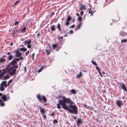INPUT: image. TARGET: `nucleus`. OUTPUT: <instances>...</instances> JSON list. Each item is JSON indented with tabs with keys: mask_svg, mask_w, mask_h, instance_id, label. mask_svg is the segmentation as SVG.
Wrapping results in <instances>:
<instances>
[{
	"mask_svg": "<svg viewBox=\"0 0 127 127\" xmlns=\"http://www.w3.org/2000/svg\"><path fill=\"white\" fill-rule=\"evenodd\" d=\"M13 55H10L8 56V60L10 61L13 58Z\"/></svg>",
	"mask_w": 127,
	"mask_h": 127,
	"instance_id": "obj_20",
	"label": "nucleus"
},
{
	"mask_svg": "<svg viewBox=\"0 0 127 127\" xmlns=\"http://www.w3.org/2000/svg\"><path fill=\"white\" fill-rule=\"evenodd\" d=\"M29 51L28 50L26 52L25 54V56H27L29 54Z\"/></svg>",
	"mask_w": 127,
	"mask_h": 127,
	"instance_id": "obj_42",
	"label": "nucleus"
},
{
	"mask_svg": "<svg viewBox=\"0 0 127 127\" xmlns=\"http://www.w3.org/2000/svg\"><path fill=\"white\" fill-rule=\"evenodd\" d=\"M63 100L58 101L59 103L62 105L63 109L65 110H68L70 113L75 114L78 113L77 107L70 99L66 98L65 97H63Z\"/></svg>",
	"mask_w": 127,
	"mask_h": 127,
	"instance_id": "obj_1",
	"label": "nucleus"
},
{
	"mask_svg": "<svg viewBox=\"0 0 127 127\" xmlns=\"http://www.w3.org/2000/svg\"><path fill=\"white\" fill-rule=\"evenodd\" d=\"M53 49H54L55 48L57 47V50L58 51L59 49L61 48V46H60L59 47L58 46V44H54L53 45Z\"/></svg>",
	"mask_w": 127,
	"mask_h": 127,
	"instance_id": "obj_6",
	"label": "nucleus"
},
{
	"mask_svg": "<svg viewBox=\"0 0 127 127\" xmlns=\"http://www.w3.org/2000/svg\"><path fill=\"white\" fill-rule=\"evenodd\" d=\"M4 88L3 86H0V90L1 91H2L4 90Z\"/></svg>",
	"mask_w": 127,
	"mask_h": 127,
	"instance_id": "obj_33",
	"label": "nucleus"
},
{
	"mask_svg": "<svg viewBox=\"0 0 127 127\" xmlns=\"http://www.w3.org/2000/svg\"><path fill=\"white\" fill-rule=\"evenodd\" d=\"M54 12H52L51 13V14H50V16H51V15H54Z\"/></svg>",
	"mask_w": 127,
	"mask_h": 127,
	"instance_id": "obj_57",
	"label": "nucleus"
},
{
	"mask_svg": "<svg viewBox=\"0 0 127 127\" xmlns=\"http://www.w3.org/2000/svg\"><path fill=\"white\" fill-rule=\"evenodd\" d=\"M15 52L16 54V57H18L21 56V53L19 52L18 49L15 50Z\"/></svg>",
	"mask_w": 127,
	"mask_h": 127,
	"instance_id": "obj_3",
	"label": "nucleus"
},
{
	"mask_svg": "<svg viewBox=\"0 0 127 127\" xmlns=\"http://www.w3.org/2000/svg\"><path fill=\"white\" fill-rule=\"evenodd\" d=\"M28 41L26 40L24 42H23V43L24 45L25 46L27 44H28Z\"/></svg>",
	"mask_w": 127,
	"mask_h": 127,
	"instance_id": "obj_37",
	"label": "nucleus"
},
{
	"mask_svg": "<svg viewBox=\"0 0 127 127\" xmlns=\"http://www.w3.org/2000/svg\"><path fill=\"white\" fill-rule=\"evenodd\" d=\"M76 15L77 16H78V17H79V16H79V13H76Z\"/></svg>",
	"mask_w": 127,
	"mask_h": 127,
	"instance_id": "obj_60",
	"label": "nucleus"
},
{
	"mask_svg": "<svg viewBox=\"0 0 127 127\" xmlns=\"http://www.w3.org/2000/svg\"><path fill=\"white\" fill-rule=\"evenodd\" d=\"M91 62L92 64L94 65H97V64L95 61L92 60Z\"/></svg>",
	"mask_w": 127,
	"mask_h": 127,
	"instance_id": "obj_35",
	"label": "nucleus"
},
{
	"mask_svg": "<svg viewBox=\"0 0 127 127\" xmlns=\"http://www.w3.org/2000/svg\"><path fill=\"white\" fill-rule=\"evenodd\" d=\"M59 39H63V36H61V37H59Z\"/></svg>",
	"mask_w": 127,
	"mask_h": 127,
	"instance_id": "obj_64",
	"label": "nucleus"
},
{
	"mask_svg": "<svg viewBox=\"0 0 127 127\" xmlns=\"http://www.w3.org/2000/svg\"><path fill=\"white\" fill-rule=\"evenodd\" d=\"M98 72L99 74L101 76V77H102V74L100 72V71H98Z\"/></svg>",
	"mask_w": 127,
	"mask_h": 127,
	"instance_id": "obj_54",
	"label": "nucleus"
},
{
	"mask_svg": "<svg viewBox=\"0 0 127 127\" xmlns=\"http://www.w3.org/2000/svg\"><path fill=\"white\" fill-rule=\"evenodd\" d=\"M23 57L22 56L20 57L19 58L20 60H22L23 59Z\"/></svg>",
	"mask_w": 127,
	"mask_h": 127,
	"instance_id": "obj_59",
	"label": "nucleus"
},
{
	"mask_svg": "<svg viewBox=\"0 0 127 127\" xmlns=\"http://www.w3.org/2000/svg\"><path fill=\"white\" fill-rule=\"evenodd\" d=\"M16 69L12 68L10 69V67L8 69L7 72L9 73V74L11 75H13L15 74Z\"/></svg>",
	"mask_w": 127,
	"mask_h": 127,
	"instance_id": "obj_2",
	"label": "nucleus"
},
{
	"mask_svg": "<svg viewBox=\"0 0 127 127\" xmlns=\"http://www.w3.org/2000/svg\"><path fill=\"white\" fill-rule=\"evenodd\" d=\"M57 27L58 29L59 30V31H61V28L60 25V24H58Z\"/></svg>",
	"mask_w": 127,
	"mask_h": 127,
	"instance_id": "obj_19",
	"label": "nucleus"
},
{
	"mask_svg": "<svg viewBox=\"0 0 127 127\" xmlns=\"http://www.w3.org/2000/svg\"><path fill=\"white\" fill-rule=\"evenodd\" d=\"M82 76V73L80 71L78 74L77 75V78H79L81 77Z\"/></svg>",
	"mask_w": 127,
	"mask_h": 127,
	"instance_id": "obj_21",
	"label": "nucleus"
},
{
	"mask_svg": "<svg viewBox=\"0 0 127 127\" xmlns=\"http://www.w3.org/2000/svg\"><path fill=\"white\" fill-rule=\"evenodd\" d=\"M79 9L82 11L83 10H85V6L82 5H81Z\"/></svg>",
	"mask_w": 127,
	"mask_h": 127,
	"instance_id": "obj_13",
	"label": "nucleus"
},
{
	"mask_svg": "<svg viewBox=\"0 0 127 127\" xmlns=\"http://www.w3.org/2000/svg\"><path fill=\"white\" fill-rule=\"evenodd\" d=\"M117 83V84L119 85H121L123 83L121 82H118Z\"/></svg>",
	"mask_w": 127,
	"mask_h": 127,
	"instance_id": "obj_51",
	"label": "nucleus"
},
{
	"mask_svg": "<svg viewBox=\"0 0 127 127\" xmlns=\"http://www.w3.org/2000/svg\"><path fill=\"white\" fill-rule=\"evenodd\" d=\"M43 117L45 119H46L47 118H46V115H43Z\"/></svg>",
	"mask_w": 127,
	"mask_h": 127,
	"instance_id": "obj_55",
	"label": "nucleus"
},
{
	"mask_svg": "<svg viewBox=\"0 0 127 127\" xmlns=\"http://www.w3.org/2000/svg\"><path fill=\"white\" fill-rule=\"evenodd\" d=\"M12 82V79H11L9 80L7 83V86H9Z\"/></svg>",
	"mask_w": 127,
	"mask_h": 127,
	"instance_id": "obj_27",
	"label": "nucleus"
},
{
	"mask_svg": "<svg viewBox=\"0 0 127 127\" xmlns=\"http://www.w3.org/2000/svg\"><path fill=\"white\" fill-rule=\"evenodd\" d=\"M70 34H72L73 33V31L72 30H70L69 32Z\"/></svg>",
	"mask_w": 127,
	"mask_h": 127,
	"instance_id": "obj_50",
	"label": "nucleus"
},
{
	"mask_svg": "<svg viewBox=\"0 0 127 127\" xmlns=\"http://www.w3.org/2000/svg\"><path fill=\"white\" fill-rule=\"evenodd\" d=\"M116 104L117 106L119 107H121L122 104V102L120 100H118L116 102Z\"/></svg>",
	"mask_w": 127,
	"mask_h": 127,
	"instance_id": "obj_10",
	"label": "nucleus"
},
{
	"mask_svg": "<svg viewBox=\"0 0 127 127\" xmlns=\"http://www.w3.org/2000/svg\"><path fill=\"white\" fill-rule=\"evenodd\" d=\"M0 61L1 63H2L3 62L5 61V60L4 59H3L2 58H1L0 59Z\"/></svg>",
	"mask_w": 127,
	"mask_h": 127,
	"instance_id": "obj_30",
	"label": "nucleus"
},
{
	"mask_svg": "<svg viewBox=\"0 0 127 127\" xmlns=\"http://www.w3.org/2000/svg\"><path fill=\"white\" fill-rule=\"evenodd\" d=\"M96 69L98 71V72L99 71H100V69L99 68V67H98V66H97L96 67Z\"/></svg>",
	"mask_w": 127,
	"mask_h": 127,
	"instance_id": "obj_41",
	"label": "nucleus"
},
{
	"mask_svg": "<svg viewBox=\"0 0 127 127\" xmlns=\"http://www.w3.org/2000/svg\"><path fill=\"white\" fill-rule=\"evenodd\" d=\"M1 98V99L4 101L8 100L9 98L8 96H2Z\"/></svg>",
	"mask_w": 127,
	"mask_h": 127,
	"instance_id": "obj_4",
	"label": "nucleus"
},
{
	"mask_svg": "<svg viewBox=\"0 0 127 127\" xmlns=\"http://www.w3.org/2000/svg\"><path fill=\"white\" fill-rule=\"evenodd\" d=\"M19 50L20 51L25 52L27 51V49L25 47H23L20 48Z\"/></svg>",
	"mask_w": 127,
	"mask_h": 127,
	"instance_id": "obj_14",
	"label": "nucleus"
},
{
	"mask_svg": "<svg viewBox=\"0 0 127 127\" xmlns=\"http://www.w3.org/2000/svg\"><path fill=\"white\" fill-rule=\"evenodd\" d=\"M120 35L122 36H125L127 35V33L124 31H121L119 33Z\"/></svg>",
	"mask_w": 127,
	"mask_h": 127,
	"instance_id": "obj_8",
	"label": "nucleus"
},
{
	"mask_svg": "<svg viewBox=\"0 0 127 127\" xmlns=\"http://www.w3.org/2000/svg\"><path fill=\"white\" fill-rule=\"evenodd\" d=\"M78 19L79 22H81L82 21V18L81 16H79Z\"/></svg>",
	"mask_w": 127,
	"mask_h": 127,
	"instance_id": "obj_31",
	"label": "nucleus"
},
{
	"mask_svg": "<svg viewBox=\"0 0 127 127\" xmlns=\"http://www.w3.org/2000/svg\"><path fill=\"white\" fill-rule=\"evenodd\" d=\"M45 52L47 53V55H49L50 53V50L46 49L45 50Z\"/></svg>",
	"mask_w": 127,
	"mask_h": 127,
	"instance_id": "obj_23",
	"label": "nucleus"
},
{
	"mask_svg": "<svg viewBox=\"0 0 127 127\" xmlns=\"http://www.w3.org/2000/svg\"><path fill=\"white\" fill-rule=\"evenodd\" d=\"M72 116L73 117V118L75 119V120L76 119V117H75V116H73V115H72Z\"/></svg>",
	"mask_w": 127,
	"mask_h": 127,
	"instance_id": "obj_56",
	"label": "nucleus"
},
{
	"mask_svg": "<svg viewBox=\"0 0 127 127\" xmlns=\"http://www.w3.org/2000/svg\"><path fill=\"white\" fill-rule=\"evenodd\" d=\"M7 81L6 80L2 81L0 86H4V87L6 88L7 87V85L6 84Z\"/></svg>",
	"mask_w": 127,
	"mask_h": 127,
	"instance_id": "obj_5",
	"label": "nucleus"
},
{
	"mask_svg": "<svg viewBox=\"0 0 127 127\" xmlns=\"http://www.w3.org/2000/svg\"><path fill=\"white\" fill-rule=\"evenodd\" d=\"M20 1H16L14 3V4L15 5H16Z\"/></svg>",
	"mask_w": 127,
	"mask_h": 127,
	"instance_id": "obj_48",
	"label": "nucleus"
},
{
	"mask_svg": "<svg viewBox=\"0 0 127 127\" xmlns=\"http://www.w3.org/2000/svg\"><path fill=\"white\" fill-rule=\"evenodd\" d=\"M66 21H67V22L65 24L66 25H69V21L68 20H66Z\"/></svg>",
	"mask_w": 127,
	"mask_h": 127,
	"instance_id": "obj_43",
	"label": "nucleus"
},
{
	"mask_svg": "<svg viewBox=\"0 0 127 127\" xmlns=\"http://www.w3.org/2000/svg\"><path fill=\"white\" fill-rule=\"evenodd\" d=\"M0 74L2 76H3V75L4 74H5V72H1V73H0Z\"/></svg>",
	"mask_w": 127,
	"mask_h": 127,
	"instance_id": "obj_47",
	"label": "nucleus"
},
{
	"mask_svg": "<svg viewBox=\"0 0 127 127\" xmlns=\"http://www.w3.org/2000/svg\"><path fill=\"white\" fill-rule=\"evenodd\" d=\"M12 67H10V69H12V68L14 69V68H17L18 67V65L17 64L14 65H11Z\"/></svg>",
	"mask_w": 127,
	"mask_h": 127,
	"instance_id": "obj_18",
	"label": "nucleus"
},
{
	"mask_svg": "<svg viewBox=\"0 0 127 127\" xmlns=\"http://www.w3.org/2000/svg\"><path fill=\"white\" fill-rule=\"evenodd\" d=\"M70 91H71V93L73 94H75L76 93V91L74 89L72 90H71Z\"/></svg>",
	"mask_w": 127,
	"mask_h": 127,
	"instance_id": "obj_28",
	"label": "nucleus"
},
{
	"mask_svg": "<svg viewBox=\"0 0 127 127\" xmlns=\"http://www.w3.org/2000/svg\"><path fill=\"white\" fill-rule=\"evenodd\" d=\"M31 39H30L28 40V45L27 46V47L28 48H31Z\"/></svg>",
	"mask_w": 127,
	"mask_h": 127,
	"instance_id": "obj_9",
	"label": "nucleus"
},
{
	"mask_svg": "<svg viewBox=\"0 0 127 127\" xmlns=\"http://www.w3.org/2000/svg\"><path fill=\"white\" fill-rule=\"evenodd\" d=\"M67 33H66V34H65L64 35V36L65 37H66L67 36Z\"/></svg>",
	"mask_w": 127,
	"mask_h": 127,
	"instance_id": "obj_63",
	"label": "nucleus"
},
{
	"mask_svg": "<svg viewBox=\"0 0 127 127\" xmlns=\"http://www.w3.org/2000/svg\"><path fill=\"white\" fill-rule=\"evenodd\" d=\"M75 28V25H73L71 26H70L69 28Z\"/></svg>",
	"mask_w": 127,
	"mask_h": 127,
	"instance_id": "obj_49",
	"label": "nucleus"
},
{
	"mask_svg": "<svg viewBox=\"0 0 127 127\" xmlns=\"http://www.w3.org/2000/svg\"><path fill=\"white\" fill-rule=\"evenodd\" d=\"M43 68V67H41L40 68V69L38 70V71H37L38 72H40L42 69Z\"/></svg>",
	"mask_w": 127,
	"mask_h": 127,
	"instance_id": "obj_44",
	"label": "nucleus"
},
{
	"mask_svg": "<svg viewBox=\"0 0 127 127\" xmlns=\"http://www.w3.org/2000/svg\"><path fill=\"white\" fill-rule=\"evenodd\" d=\"M37 97L38 99L39 102H41L42 101V98L41 96H37Z\"/></svg>",
	"mask_w": 127,
	"mask_h": 127,
	"instance_id": "obj_16",
	"label": "nucleus"
},
{
	"mask_svg": "<svg viewBox=\"0 0 127 127\" xmlns=\"http://www.w3.org/2000/svg\"><path fill=\"white\" fill-rule=\"evenodd\" d=\"M14 60H15L16 61H19L20 60L19 58H16L14 59Z\"/></svg>",
	"mask_w": 127,
	"mask_h": 127,
	"instance_id": "obj_45",
	"label": "nucleus"
},
{
	"mask_svg": "<svg viewBox=\"0 0 127 127\" xmlns=\"http://www.w3.org/2000/svg\"><path fill=\"white\" fill-rule=\"evenodd\" d=\"M10 65H11V64H10V63L9 64L7 65L6 68L7 69L9 67Z\"/></svg>",
	"mask_w": 127,
	"mask_h": 127,
	"instance_id": "obj_52",
	"label": "nucleus"
},
{
	"mask_svg": "<svg viewBox=\"0 0 127 127\" xmlns=\"http://www.w3.org/2000/svg\"><path fill=\"white\" fill-rule=\"evenodd\" d=\"M71 17L69 15H68L67 18L66 19V20H68L70 21L71 20Z\"/></svg>",
	"mask_w": 127,
	"mask_h": 127,
	"instance_id": "obj_26",
	"label": "nucleus"
},
{
	"mask_svg": "<svg viewBox=\"0 0 127 127\" xmlns=\"http://www.w3.org/2000/svg\"><path fill=\"white\" fill-rule=\"evenodd\" d=\"M27 28L26 27H24L23 28V29H22L21 30V32H23L24 33L25 32L26 30V29Z\"/></svg>",
	"mask_w": 127,
	"mask_h": 127,
	"instance_id": "obj_25",
	"label": "nucleus"
},
{
	"mask_svg": "<svg viewBox=\"0 0 127 127\" xmlns=\"http://www.w3.org/2000/svg\"><path fill=\"white\" fill-rule=\"evenodd\" d=\"M53 122L55 123H58L57 120L56 119H55L53 121Z\"/></svg>",
	"mask_w": 127,
	"mask_h": 127,
	"instance_id": "obj_46",
	"label": "nucleus"
},
{
	"mask_svg": "<svg viewBox=\"0 0 127 127\" xmlns=\"http://www.w3.org/2000/svg\"><path fill=\"white\" fill-rule=\"evenodd\" d=\"M89 13H91V16L95 12L94 11L92 10V8H90L89 10Z\"/></svg>",
	"mask_w": 127,
	"mask_h": 127,
	"instance_id": "obj_17",
	"label": "nucleus"
},
{
	"mask_svg": "<svg viewBox=\"0 0 127 127\" xmlns=\"http://www.w3.org/2000/svg\"><path fill=\"white\" fill-rule=\"evenodd\" d=\"M3 76H2L0 74V79L2 78Z\"/></svg>",
	"mask_w": 127,
	"mask_h": 127,
	"instance_id": "obj_61",
	"label": "nucleus"
},
{
	"mask_svg": "<svg viewBox=\"0 0 127 127\" xmlns=\"http://www.w3.org/2000/svg\"><path fill=\"white\" fill-rule=\"evenodd\" d=\"M83 123V122L80 119H78V120L77 121V124L78 126L79 127L80 124Z\"/></svg>",
	"mask_w": 127,
	"mask_h": 127,
	"instance_id": "obj_7",
	"label": "nucleus"
},
{
	"mask_svg": "<svg viewBox=\"0 0 127 127\" xmlns=\"http://www.w3.org/2000/svg\"><path fill=\"white\" fill-rule=\"evenodd\" d=\"M81 23H80L78 25V26L77 28V29L79 30V29H80V28L81 27Z\"/></svg>",
	"mask_w": 127,
	"mask_h": 127,
	"instance_id": "obj_36",
	"label": "nucleus"
},
{
	"mask_svg": "<svg viewBox=\"0 0 127 127\" xmlns=\"http://www.w3.org/2000/svg\"><path fill=\"white\" fill-rule=\"evenodd\" d=\"M84 13V12L83 11H82L80 13V15L82 16V15Z\"/></svg>",
	"mask_w": 127,
	"mask_h": 127,
	"instance_id": "obj_53",
	"label": "nucleus"
},
{
	"mask_svg": "<svg viewBox=\"0 0 127 127\" xmlns=\"http://www.w3.org/2000/svg\"><path fill=\"white\" fill-rule=\"evenodd\" d=\"M34 53H33L32 54V57H34Z\"/></svg>",
	"mask_w": 127,
	"mask_h": 127,
	"instance_id": "obj_62",
	"label": "nucleus"
},
{
	"mask_svg": "<svg viewBox=\"0 0 127 127\" xmlns=\"http://www.w3.org/2000/svg\"><path fill=\"white\" fill-rule=\"evenodd\" d=\"M51 29L52 31H54L56 30L55 26L54 25L52 26L51 28Z\"/></svg>",
	"mask_w": 127,
	"mask_h": 127,
	"instance_id": "obj_15",
	"label": "nucleus"
},
{
	"mask_svg": "<svg viewBox=\"0 0 127 127\" xmlns=\"http://www.w3.org/2000/svg\"><path fill=\"white\" fill-rule=\"evenodd\" d=\"M5 104L1 100V99H0V106H4V105Z\"/></svg>",
	"mask_w": 127,
	"mask_h": 127,
	"instance_id": "obj_22",
	"label": "nucleus"
},
{
	"mask_svg": "<svg viewBox=\"0 0 127 127\" xmlns=\"http://www.w3.org/2000/svg\"><path fill=\"white\" fill-rule=\"evenodd\" d=\"M11 54V53L10 52H8L7 53V55H10Z\"/></svg>",
	"mask_w": 127,
	"mask_h": 127,
	"instance_id": "obj_58",
	"label": "nucleus"
},
{
	"mask_svg": "<svg viewBox=\"0 0 127 127\" xmlns=\"http://www.w3.org/2000/svg\"><path fill=\"white\" fill-rule=\"evenodd\" d=\"M59 105H60V104L59 103V104H57V107L58 108V109H61V107ZM60 105H61L60 104Z\"/></svg>",
	"mask_w": 127,
	"mask_h": 127,
	"instance_id": "obj_39",
	"label": "nucleus"
},
{
	"mask_svg": "<svg viewBox=\"0 0 127 127\" xmlns=\"http://www.w3.org/2000/svg\"><path fill=\"white\" fill-rule=\"evenodd\" d=\"M9 76L8 75H6L4 76L3 78V79L5 80L8 79L9 78Z\"/></svg>",
	"mask_w": 127,
	"mask_h": 127,
	"instance_id": "obj_24",
	"label": "nucleus"
},
{
	"mask_svg": "<svg viewBox=\"0 0 127 127\" xmlns=\"http://www.w3.org/2000/svg\"><path fill=\"white\" fill-rule=\"evenodd\" d=\"M19 22H18V21H16L15 22V23H14V25H18L19 24Z\"/></svg>",
	"mask_w": 127,
	"mask_h": 127,
	"instance_id": "obj_40",
	"label": "nucleus"
},
{
	"mask_svg": "<svg viewBox=\"0 0 127 127\" xmlns=\"http://www.w3.org/2000/svg\"><path fill=\"white\" fill-rule=\"evenodd\" d=\"M42 98L43 101L45 102L46 101V97L44 96H42Z\"/></svg>",
	"mask_w": 127,
	"mask_h": 127,
	"instance_id": "obj_29",
	"label": "nucleus"
},
{
	"mask_svg": "<svg viewBox=\"0 0 127 127\" xmlns=\"http://www.w3.org/2000/svg\"><path fill=\"white\" fill-rule=\"evenodd\" d=\"M40 112L42 113H45V111L44 109L43 108H41Z\"/></svg>",
	"mask_w": 127,
	"mask_h": 127,
	"instance_id": "obj_32",
	"label": "nucleus"
},
{
	"mask_svg": "<svg viewBox=\"0 0 127 127\" xmlns=\"http://www.w3.org/2000/svg\"><path fill=\"white\" fill-rule=\"evenodd\" d=\"M17 62L14 60V59L12 61L10 62V64H11V65H16Z\"/></svg>",
	"mask_w": 127,
	"mask_h": 127,
	"instance_id": "obj_11",
	"label": "nucleus"
},
{
	"mask_svg": "<svg viewBox=\"0 0 127 127\" xmlns=\"http://www.w3.org/2000/svg\"><path fill=\"white\" fill-rule=\"evenodd\" d=\"M7 69L5 68V69H3L2 70V72H5V73H6V72Z\"/></svg>",
	"mask_w": 127,
	"mask_h": 127,
	"instance_id": "obj_38",
	"label": "nucleus"
},
{
	"mask_svg": "<svg viewBox=\"0 0 127 127\" xmlns=\"http://www.w3.org/2000/svg\"><path fill=\"white\" fill-rule=\"evenodd\" d=\"M121 87L123 90L125 91L126 92H127V89L126 88L125 85L124 83L122 84Z\"/></svg>",
	"mask_w": 127,
	"mask_h": 127,
	"instance_id": "obj_12",
	"label": "nucleus"
},
{
	"mask_svg": "<svg viewBox=\"0 0 127 127\" xmlns=\"http://www.w3.org/2000/svg\"><path fill=\"white\" fill-rule=\"evenodd\" d=\"M123 42H127V39H124L122 40L121 41V43H123Z\"/></svg>",
	"mask_w": 127,
	"mask_h": 127,
	"instance_id": "obj_34",
	"label": "nucleus"
}]
</instances>
